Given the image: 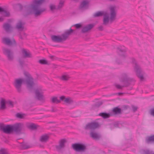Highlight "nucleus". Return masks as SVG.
Listing matches in <instances>:
<instances>
[{
    "mask_svg": "<svg viewBox=\"0 0 154 154\" xmlns=\"http://www.w3.org/2000/svg\"><path fill=\"white\" fill-rule=\"evenodd\" d=\"M117 13L116 7L115 6H111L109 8L107 11L103 12H98L94 14V16L97 17L103 15V24L106 25L112 23L116 19Z\"/></svg>",
    "mask_w": 154,
    "mask_h": 154,
    "instance_id": "f257e3e1",
    "label": "nucleus"
},
{
    "mask_svg": "<svg viewBox=\"0 0 154 154\" xmlns=\"http://www.w3.org/2000/svg\"><path fill=\"white\" fill-rule=\"evenodd\" d=\"M43 1H35L28 7L27 12L29 14H34L37 16L40 15L42 11L39 9V7L43 3Z\"/></svg>",
    "mask_w": 154,
    "mask_h": 154,
    "instance_id": "f03ea898",
    "label": "nucleus"
},
{
    "mask_svg": "<svg viewBox=\"0 0 154 154\" xmlns=\"http://www.w3.org/2000/svg\"><path fill=\"white\" fill-rule=\"evenodd\" d=\"M126 51V50L125 48H117V52L119 58H116L115 60L117 64H121L122 63L127 57Z\"/></svg>",
    "mask_w": 154,
    "mask_h": 154,
    "instance_id": "7ed1b4c3",
    "label": "nucleus"
},
{
    "mask_svg": "<svg viewBox=\"0 0 154 154\" xmlns=\"http://www.w3.org/2000/svg\"><path fill=\"white\" fill-rule=\"evenodd\" d=\"M45 90L44 88L41 86H38L35 90V97L38 100L42 102H44L45 100V98L44 95V92Z\"/></svg>",
    "mask_w": 154,
    "mask_h": 154,
    "instance_id": "20e7f679",
    "label": "nucleus"
},
{
    "mask_svg": "<svg viewBox=\"0 0 154 154\" xmlns=\"http://www.w3.org/2000/svg\"><path fill=\"white\" fill-rule=\"evenodd\" d=\"M6 104L11 107H13L14 106V103L11 100L4 97L1 98H0V110H4L6 109Z\"/></svg>",
    "mask_w": 154,
    "mask_h": 154,
    "instance_id": "39448f33",
    "label": "nucleus"
},
{
    "mask_svg": "<svg viewBox=\"0 0 154 154\" xmlns=\"http://www.w3.org/2000/svg\"><path fill=\"white\" fill-rule=\"evenodd\" d=\"M25 81L27 87L30 88L33 87L34 85V79L32 75L28 72L24 73Z\"/></svg>",
    "mask_w": 154,
    "mask_h": 154,
    "instance_id": "423d86ee",
    "label": "nucleus"
},
{
    "mask_svg": "<svg viewBox=\"0 0 154 154\" xmlns=\"http://www.w3.org/2000/svg\"><path fill=\"white\" fill-rule=\"evenodd\" d=\"M72 148L75 151L79 152H85L86 149V146L83 143H75L72 145Z\"/></svg>",
    "mask_w": 154,
    "mask_h": 154,
    "instance_id": "0eeeda50",
    "label": "nucleus"
},
{
    "mask_svg": "<svg viewBox=\"0 0 154 154\" xmlns=\"http://www.w3.org/2000/svg\"><path fill=\"white\" fill-rule=\"evenodd\" d=\"M135 71L137 75L141 81L145 80V76L146 75V73L139 66H136L135 68Z\"/></svg>",
    "mask_w": 154,
    "mask_h": 154,
    "instance_id": "6e6552de",
    "label": "nucleus"
},
{
    "mask_svg": "<svg viewBox=\"0 0 154 154\" xmlns=\"http://www.w3.org/2000/svg\"><path fill=\"white\" fill-rule=\"evenodd\" d=\"M100 124L96 121H93L86 124L84 127V128L86 130H94L99 128Z\"/></svg>",
    "mask_w": 154,
    "mask_h": 154,
    "instance_id": "1a4fd4ad",
    "label": "nucleus"
},
{
    "mask_svg": "<svg viewBox=\"0 0 154 154\" xmlns=\"http://www.w3.org/2000/svg\"><path fill=\"white\" fill-rule=\"evenodd\" d=\"M24 81L25 80L21 78L16 79L14 80V85L17 91L18 92H21L22 85Z\"/></svg>",
    "mask_w": 154,
    "mask_h": 154,
    "instance_id": "9d476101",
    "label": "nucleus"
},
{
    "mask_svg": "<svg viewBox=\"0 0 154 154\" xmlns=\"http://www.w3.org/2000/svg\"><path fill=\"white\" fill-rule=\"evenodd\" d=\"M67 142V140L65 138L60 139L58 142V144L56 145L55 148L57 151L61 152L62 149L65 146V144Z\"/></svg>",
    "mask_w": 154,
    "mask_h": 154,
    "instance_id": "9b49d317",
    "label": "nucleus"
},
{
    "mask_svg": "<svg viewBox=\"0 0 154 154\" xmlns=\"http://www.w3.org/2000/svg\"><path fill=\"white\" fill-rule=\"evenodd\" d=\"M0 130L5 133H9L13 131V125L0 124Z\"/></svg>",
    "mask_w": 154,
    "mask_h": 154,
    "instance_id": "f8f14e48",
    "label": "nucleus"
},
{
    "mask_svg": "<svg viewBox=\"0 0 154 154\" xmlns=\"http://www.w3.org/2000/svg\"><path fill=\"white\" fill-rule=\"evenodd\" d=\"M3 53L7 56L9 61H12L14 60V57L13 53L10 49L7 48H4Z\"/></svg>",
    "mask_w": 154,
    "mask_h": 154,
    "instance_id": "ddd939ff",
    "label": "nucleus"
},
{
    "mask_svg": "<svg viewBox=\"0 0 154 154\" xmlns=\"http://www.w3.org/2000/svg\"><path fill=\"white\" fill-rule=\"evenodd\" d=\"M59 98L62 101L68 105L72 104L74 103L73 99L70 97H66L62 95L60 96L59 97Z\"/></svg>",
    "mask_w": 154,
    "mask_h": 154,
    "instance_id": "4468645a",
    "label": "nucleus"
},
{
    "mask_svg": "<svg viewBox=\"0 0 154 154\" xmlns=\"http://www.w3.org/2000/svg\"><path fill=\"white\" fill-rule=\"evenodd\" d=\"M20 52L23 57L25 58H31L32 57L30 52L27 49L22 48Z\"/></svg>",
    "mask_w": 154,
    "mask_h": 154,
    "instance_id": "2eb2a0df",
    "label": "nucleus"
},
{
    "mask_svg": "<svg viewBox=\"0 0 154 154\" xmlns=\"http://www.w3.org/2000/svg\"><path fill=\"white\" fill-rule=\"evenodd\" d=\"M24 127V124L22 123H16L13 125V131L17 133L20 132L22 130Z\"/></svg>",
    "mask_w": 154,
    "mask_h": 154,
    "instance_id": "dca6fc26",
    "label": "nucleus"
},
{
    "mask_svg": "<svg viewBox=\"0 0 154 154\" xmlns=\"http://www.w3.org/2000/svg\"><path fill=\"white\" fill-rule=\"evenodd\" d=\"M89 135L91 137L95 140H99L101 137V135L95 131H90Z\"/></svg>",
    "mask_w": 154,
    "mask_h": 154,
    "instance_id": "f3484780",
    "label": "nucleus"
},
{
    "mask_svg": "<svg viewBox=\"0 0 154 154\" xmlns=\"http://www.w3.org/2000/svg\"><path fill=\"white\" fill-rule=\"evenodd\" d=\"M2 41L3 43L9 45H11L15 44L16 43L15 40L13 39L10 40L9 38L5 37L2 38Z\"/></svg>",
    "mask_w": 154,
    "mask_h": 154,
    "instance_id": "a211bd4d",
    "label": "nucleus"
},
{
    "mask_svg": "<svg viewBox=\"0 0 154 154\" xmlns=\"http://www.w3.org/2000/svg\"><path fill=\"white\" fill-rule=\"evenodd\" d=\"M70 78V75L66 73L62 74L59 77V79L61 81L65 82L69 81Z\"/></svg>",
    "mask_w": 154,
    "mask_h": 154,
    "instance_id": "6ab92c4d",
    "label": "nucleus"
},
{
    "mask_svg": "<svg viewBox=\"0 0 154 154\" xmlns=\"http://www.w3.org/2000/svg\"><path fill=\"white\" fill-rule=\"evenodd\" d=\"M49 137V134H43L40 137L39 141L42 143H46L48 141Z\"/></svg>",
    "mask_w": 154,
    "mask_h": 154,
    "instance_id": "aec40b11",
    "label": "nucleus"
},
{
    "mask_svg": "<svg viewBox=\"0 0 154 154\" xmlns=\"http://www.w3.org/2000/svg\"><path fill=\"white\" fill-rule=\"evenodd\" d=\"M94 25L93 24H89L83 27L81 32L82 33H87L89 32L93 28Z\"/></svg>",
    "mask_w": 154,
    "mask_h": 154,
    "instance_id": "412c9836",
    "label": "nucleus"
},
{
    "mask_svg": "<svg viewBox=\"0 0 154 154\" xmlns=\"http://www.w3.org/2000/svg\"><path fill=\"white\" fill-rule=\"evenodd\" d=\"M52 41L54 42H59L64 40L62 35L61 36L52 35L51 37Z\"/></svg>",
    "mask_w": 154,
    "mask_h": 154,
    "instance_id": "4be33fe9",
    "label": "nucleus"
},
{
    "mask_svg": "<svg viewBox=\"0 0 154 154\" xmlns=\"http://www.w3.org/2000/svg\"><path fill=\"white\" fill-rule=\"evenodd\" d=\"M74 31V30L71 29L66 30L65 32L62 35L63 39H64V40H66L68 38L69 36Z\"/></svg>",
    "mask_w": 154,
    "mask_h": 154,
    "instance_id": "5701e85b",
    "label": "nucleus"
},
{
    "mask_svg": "<svg viewBox=\"0 0 154 154\" xmlns=\"http://www.w3.org/2000/svg\"><path fill=\"white\" fill-rule=\"evenodd\" d=\"M24 23L21 21H18L17 23L16 27L19 30L22 31L24 29Z\"/></svg>",
    "mask_w": 154,
    "mask_h": 154,
    "instance_id": "b1692460",
    "label": "nucleus"
},
{
    "mask_svg": "<svg viewBox=\"0 0 154 154\" xmlns=\"http://www.w3.org/2000/svg\"><path fill=\"white\" fill-rule=\"evenodd\" d=\"M26 125L28 128L31 130H34L37 128V125L32 123H27L26 124Z\"/></svg>",
    "mask_w": 154,
    "mask_h": 154,
    "instance_id": "393cba45",
    "label": "nucleus"
},
{
    "mask_svg": "<svg viewBox=\"0 0 154 154\" xmlns=\"http://www.w3.org/2000/svg\"><path fill=\"white\" fill-rule=\"evenodd\" d=\"M51 101L52 103H61L62 101L60 99L59 100L57 97L53 96L51 99Z\"/></svg>",
    "mask_w": 154,
    "mask_h": 154,
    "instance_id": "a878e982",
    "label": "nucleus"
},
{
    "mask_svg": "<svg viewBox=\"0 0 154 154\" xmlns=\"http://www.w3.org/2000/svg\"><path fill=\"white\" fill-rule=\"evenodd\" d=\"M26 116V114L21 112L17 113L15 115V116L19 119H24Z\"/></svg>",
    "mask_w": 154,
    "mask_h": 154,
    "instance_id": "bb28decb",
    "label": "nucleus"
},
{
    "mask_svg": "<svg viewBox=\"0 0 154 154\" xmlns=\"http://www.w3.org/2000/svg\"><path fill=\"white\" fill-rule=\"evenodd\" d=\"M50 11L52 12H54L57 9L56 5L54 3H51L49 5Z\"/></svg>",
    "mask_w": 154,
    "mask_h": 154,
    "instance_id": "cd10ccee",
    "label": "nucleus"
},
{
    "mask_svg": "<svg viewBox=\"0 0 154 154\" xmlns=\"http://www.w3.org/2000/svg\"><path fill=\"white\" fill-rule=\"evenodd\" d=\"M38 63L41 64L49 65V62L45 59H40L38 60Z\"/></svg>",
    "mask_w": 154,
    "mask_h": 154,
    "instance_id": "c85d7f7f",
    "label": "nucleus"
},
{
    "mask_svg": "<svg viewBox=\"0 0 154 154\" xmlns=\"http://www.w3.org/2000/svg\"><path fill=\"white\" fill-rule=\"evenodd\" d=\"M3 27L4 29L7 32L10 31L12 29L11 26L7 23L4 24L3 25Z\"/></svg>",
    "mask_w": 154,
    "mask_h": 154,
    "instance_id": "c756f323",
    "label": "nucleus"
},
{
    "mask_svg": "<svg viewBox=\"0 0 154 154\" xmlns=\"http://www.w3.org/2000/svg\"><path fill=\"white\" fill-rule=\"evenodd\" d=\"M65 2L64 1H59L57 5V9L60 10L62 8L64 5Z\"/></svg>",
    "mask_w": 154,
    "mask_h": 154,
    "instance_id": "7c9ffc66",
    "label": "nucleus"
},
{
    "mask_svg": "<svg viewBox=\"0 0 154 154\" xmlns=\"http://www.w3.org/2000/svg\"><path fill=\"white\" fill-rule=\"evenodd\" d=\"M88 1H83L80 5V7L82 8H84L87 7L89 4Z\"/></svg>",
    "mask_w": 154,
    "mask_h": 154,
    "instance_id": "2f4dec72",
    "label": "nucleus"
},
{
    "mask_svg": "<svg viewBox=\"0 0 154 154\" xmlns=\"http://www.w3.org/2000/svg\"><path fill=\"white\" fill-rule=\"evenodd\" d=\"M21 146L23 149H27L30 147V146L27 143H23L21 144Z\"/></svg>",
    "mask_w": 154,
    "mask_h": 154,
    "instance_id": "473e14b6",
    "label": "nucleus"
},
{
    "mask_svg": "<svg viewBox=\"0 0 154 154\" xmlns=\"http://www.w3.org/2000/svg\"><path fill=\"white\" fill-rule=\"evenodd\" d=\"M99 115L102 116L104 118H107L109 117L111 115L109 114H107L104 113H100Z\"/></svg>",
    "mask_w": 154,
    "mask_h": 154,
    "instance_id": "72a5a7b5",
    "label": "nucleus"
},
{
    "mask_svg": "<svg viewBox=\"0 0 154 154\" xmlns=\"http://www.w3.org/2000/svg\"><path fill=\"white\" fill-rule=\"evenodd\" d=\"M121 112V109L118 108H115L113 109V112L115 114H119Z\"/></svg>",
    "mask_w": 154,
    "mask_h": 154,
    "instance_id": "f704fd0d",
    "label": "nucleus"
},
{
    "mask_svg": "<svg viewBox=\"0 0 154 154\" xmlns=\"http://www.w3.org/2000/svg\"><path fill=\"white\" fill-rule=\"evenodd\" d=\"M147 142L154 141V135L148 137L146 139Z\"/></svg>",
    "mask_w": 154,
    "mask_h": 154,
    "instance_id": "c9c22d12",
    "label": "nucleus"
},
{
    "mask_svg": "<svg viewBox=\"0 0 154 154\" xmlns=\"http://www.w3.org/2000/svg\"><path fill=\"white\" fill-rule=\"evenodd\" d=\"M2 13L5 17H8L10 15V14L9 12L4 10Z\"/></svg>",
    "mask_w": 154,
    "mask_h": 154,
    "instance_id": "e433bc0d",
    "label": "nucleus"
},
{
    "mask_svg": "<svg viewBox=\"0 0 154 154\" xmlns=\"http://www.w3.org/2000/svg\"><path fill=\"white\" fill-rule=\"evenodd\" d=\"M0 154H8V152L6 149L1 148L0 149Z\"/></svg>",
    "mask_w": 154,
    "mask_h": 154,
    "instance_id": "4c0bfd02",
    "label": "nucleus"
},
{
    "mask_svg": "<svg viewBox=\"0 0 154 154\" xmlns=\"http://www.w3.org/2000/svg\"><path fill=\"white\" fill-rule=\"evenodd\" d=\"M76 29H79L82 26V23H78L75 24L73 26Z\"/></svg>",
    "mask_w": 154,
    "mask_h": 154,
    "instance_id": "58836bf2",
    "label": "nucleus"
},
{
    "mask_svg": "<svg viewBox=\"0 0 154 154\" xmlns=\"http://www.w3.org/2000/svg\"><path fill=\"white\" fill-rule=\"evenodd\" d=\"M115 87L118 89H121L124 87V86H121L118 84H115Z\"/></svg>",
    "mask_w": 154,
    "mask_h": 154,
    "instance_id": "ea45409f",
    "label": "nucleus"
},
{
    "mask_svg": "<svg viewBox=\"0 0 154 154\" xmlns=\"http://www.w3.org/2000/svg\"><path fill=\"white\" fill-rule=\"evenodd\" d=\"M132 108L133 111L134 112H135V111H136L137 110V109H138L137 107L134 105H132Z\"/></svg>",
    "mask_w": 154,
    "mask_h": 154,
    "instance_id": "a19ab883",
    "label": "nucleus"
},
{
    "mask_svg": "<svg viewBox=\"0 0 154 154\" xmlns=\"http://www.w3.org/2000/svg\"><path fill=\"white\" fill-rule=\"evenodd\" d=\"M149 113L151 115L154 116V109L150 110L149 111Z\"/></svg>",
    "mask_w": 154,
    "mask_h": 154,
    "instance_id": "79ce46f5",
    "label": "nucleus"
},
{
    "mask_svg": "<svg viewBox=\"0 0 154 154\" xmlns=\"http://www.w3.org/2000/svg\"><path fill=\"white\" fill-rule=\"evenodd\" d=\"M129 108V107L128 106L124 105L123 106L122 108L124 110H126L128 109Z\"/></svg>",
    "mask_w": 154,
    "mask_h": 154,
    "instance_id": "37998d69",
    "label": "nucleus"
},
{
    "mask_svg": "<svg viewBox=\"0 0 154 154\" xmlns=\"http://www.w3.org/2000/svg\"><path fill=\"white\" fill-rule=\"evenodd\" d=\"M18 62L21 65H23L24 63V61L23 60H18Z\"/></svg>",
    "mask_w": 154,
    "mask_h": 154,
    "instance_id": "c03bdc74",
    "label": "nucleus"
},
{
    "mask_svg": "<svg viewBox=\"0 0 154 154\" xmlns=\"http://www.w3.org/2000/svg\"><path fill=\"white\" fill-rule=\"evenodd\" d=\"M98 29L100 30H102L103 29V27L102 26H100L98 27Z\"/></svg>",
    "mask_w": 154,
    "mask_h": 154,
    "instance_id": "a18cd8bd",
    "label": "nucleus"
},
{
    "mask_svg": "<svg viewBox=\"0 0 154 154\" xmlns=\"http://www.w3.org/2000/svg\"><path fill=\"white\" fill-rule=\"evenodd\" d=\"M4 10L3 8L0 7V12L2 13Z\"/></svg>",
    "mask_w": 154,
    "mask_h": 154,
    "instance_id": "49530a36",
    "label": "nucleus"
},
{
    "mask_svg": "<svg viewBox=\"0 0 154 154\" xmlns=\"http://www.w3.org/2000/svg\"><path fill=\"white\" fill-rule=\"evenodd\" d=\"M4 20V18L2 17H0V22H2Z\"/></svg>",
    "mask_w": 154,
    "mask_h": 154,
    "instance_id": "de8ad7c7",
    "label": "nucleus"
},
{
    "mask_svg": "<svg viewBox=\"0 0 154 154\" xmlns=\"http://www.w3.org/2000/svg\"><path fill=\"white\" fill-rule=\"evenodd\" d=\"M49 57L50 59H53L54 58V56H49Z\"/></svg>",
    "mask_w": 154,
    "mask_h": 154,
    "instance_id": "09e8293b",
    "label": "nucleus"
},
{
    "mask_svg": "<svg viewBox=\"0 0 154 154\" xmlns=\"http://www.w3.org/2000/svg\"><path fill=\"white\" fill-rule=\"evenodd\" d=\"M125 76L127 77V78H128V76L127 75H125Z\"/></svg>",
    "mask_w": 154,
    "mask_h": 154,
    "instance_id": "8fccbe9b",
    "label": "nucleus"
},
{
    "mask_svg": "<svg viewBox=\"0 0 154 154\" xmlns=\"http://www.w3.org/2000/svg\"><path fill=\"white\" fill-rule=\"evenodd\" d=\"M20 38L21 39H23V38L22 37H20Z\"/></svg>",
    "mask_w": 154,
    "mask_h": 154,
    "instance_id": "3c124183",
    "label": "nucleus"
},
{
    "mask_svg": "<svg viewBox=\"0 0 154 154\" xmlns=\"http://www.w3.org/2000/svg\"><path fill=\"white\" fill-rule=\"evenodd\" d=\"M53 111H54V112H55V111H54V110H53Z\"/></svg>",
    "mask_w": 154,
    "mask_h": 154,
    "instance_id": "603ef678",
    "label": "nucleus"
}]
</instances>
